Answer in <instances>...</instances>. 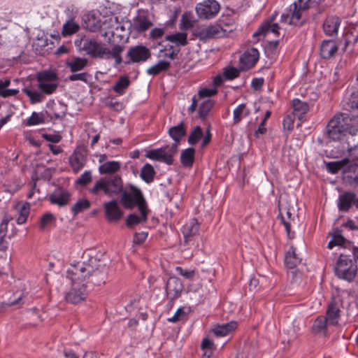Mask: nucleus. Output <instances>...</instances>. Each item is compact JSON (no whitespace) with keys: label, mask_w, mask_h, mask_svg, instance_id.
Here are the masks:
<instances>
[{"label":"nucleus","mask_w":358,"mask_h":358,"mask_svg":"<svg viewBox=\"0 0 358 358\" xmlns=\"http://www.w3.org/2000/svg\"><path fill=\"white\" fill-rule=\"evenodd\" d=\"M38 89L45 94H53L58 87L57 73L50 71H44L37 73Z\"/></svg>","instance_id":"7"},{"label":"nucleus","mask_w":358,"mask_h":358,"mask_svg":"<svg viewBox=\"0 0 358 358\" xmlns=\"http://www.w3.org/2000/svg\"><path fill=\"white\" fill-rule=\"evenodd\" d=\"M355 119L347 113L335 115L328 122L327 135L332 141H342L355 125Z\"/></svg>","instance_id":"3"},{"label":"nucleus","mask_w":358,"mask_h":358,"mask_svg":"<svg viewBox=\"0 0 358 358\" xmlns=\"http://www.w3.org/2000/svg\"><path fill=\"white\" fill-rule=\"evenodd\" d=\"M171 67L169 62L162 60L157 64L150 66L147 69V73L151 76H157L162 72L166 71Z\"/></svg>","instance_id":"40"},{"label":"nucleus","mask_w":358,"mask_h":358,"mask_svg":"<svg viewBox=\"0 0 358 358\" xmlns=\"http://www.w3.org/2000/svg\"><path fill=\"white\" fill-rule=\"evenodd\" d=\"M349 163V159L345 158L340 161L330 162L326 163V167L329 172L336 173Z\"/></svg>","instance_id":"44"},{"label":"nucleus","mask_w":358,"mask_h":358,"mask_svg":"<svg viewBox=\"0 0 358 358\" xmlns=\"http://www.w3.org/2000/svg\"><path fill=\"white\" fill-rule=\"evenodd\" d=\"M80 27L73 20H68L64 24L62 34L63 36H69L78 31Z\"/></svg>","instance_id":"48"},{"label":"nucleus","mask_w":358,"mask_h":358,"mask_svg":"<svg viewBox=\"0 0 358 358\" xmlns=\"http://www.w3.org/2000/svg\"><path fill=\"white\" fill-rule=\"evenodd\" d=\"M9 222V220L7 217H4L0 224V244H10L8 240H10V236L7 235V227Z\"/></svg>","instance_id":"47"},{"label":"nucleus","mask_w":358,"mask_h":358,"mask_svg":"<svg viewBox=\"0 0 358 358\" xmlns=\"http://www.w3.org/2000/svg\"><path fill=\"white\" fill-rule=\"evenodd\" d=\"M259 59V52L256 48L245 51L240 57V62L245 69H250Z\"/></svg>","instance_id":"23"},{"label":"nucleus","mask_w":358,"mask_h":358,"mask_svg":"<svg viewBox=\"0 0 358 358\" xmlns=\"http://www.w3.org/2000/svg\"><path fill=\"white\" fill-rule=\"evenodd\" d=\"M338 49V45L334 40H324L320 45V54L322 59H328L335 55Z\"/></svg>","instance_id":"22"},{"label":"nucleus","mask_w":358,"mask_h":358,"mask_svg":"<svg viewBox=\"0 0 358 358\" xmlns=\"http://www.w3.org/2000/svg\"><path fill=\"white\" fill-rule=\"evenodd\" d=\"M195 150L188 148L184 150L180 155V162L185 167H192L194 161Z\"/></svg>","instance_id":"37"},{"label":"nucleus","mask_w":358,"mask_h":358,"mask_svg":"<svg viewBox=\"0 0 358 358\" xmlns=\"http://www.w3.org/2000/svg\"><path fill=\"white\" fill-rule=\"evenodd\" d=\"M54 220V217L52 214L48 213H45L41 218L40 221V227L43 229L45 228L47 225L50 224Z\"/></svg>","instance_id":"59"},{"label":"nucleus","mask_w":358,"mask_h":358,"mask_svg":"<svg viewBox=\"0 0 358 358\" xmlns=\"http://www.w3.org/2000/svg\"><path fill=\"white\" fill-rule=\"evenodd\" d=\"M223 73L225 79L233 80L239 76L240 71L234 67H227Z\"/></svg>","instance_id":"56"},{"label":"nucleus","mask_w":358,"mask_h":358,"mask_svg":"<svg viewBox=\"0 0 358 358\" xmlns=\"http://www.w3.org/2000/svg\"><path fill=\"white\" fill-rule=\"evenodd\" d=\"M166 40L175 43L177 45L185 46L188 43L187 34L185 32H177L173 34L167 35Z\"/></svg>","instance_id":"41"},{"label":"nucleus","mask_w":358,"mask_h":358,"mask_svg":"<svg viewBox=\"0 0 358 358\" xmlns=\"http://www.w3.org/2000/svg\"><path fill=\"white\" fill-rule=\"evenodd\" d=\"M213 106L214 102L210 99L202 102L200 104L198 110L199 117L202 120H204L206 117L208 116L210 110L213 108Z\"/></svg>","instance_id":"45"},{"label":"nucleus","mask_w":358,"mask_h":358,"mask_svg":"<svg viewBox=\"0 0 358 358\" xmlns=\"http://www.w3.org/2000/svg\"><path fill=\"white\" fill-rule=\"evenodd\" d=\"M217 90L214 88H203L199 91L198 96L199 99L210 97L217 94Z\"/></svg>","instance_id":"58"},{"label":"nucleus","mask_w":358,"mask_h":358,"mask_svg":"<svg viewBox=\"0 0 358 358\" xmlns=\"http://www.w3.org/2000/svg\"><path fill=\"white\" fill-rule=\"evenodd\" d=\"M237 327L238 322L231 321L225 324L215 325L212 331L217 337H224L234 331Z\"/></svg>","instance_id":"26"},{"label":"nucleus","mask_w":358,"mask_h":358,"mask_svg":"<svg viewBox=\"0 0 358 358\" xmlns=\"http://www.w3.org/2000/svg\"><path fill=\"white\" fill-rule=\"evenodd\" d=\"M66 106L59 103L52 107L50 111H46V114L50 120L62 119L66 115Z\"/></svg>","instance_id":"34"},{"label":"nucleus","mask_w":358,"mask_h":358,"mask_svg":"<svg viewBox=\"0 0 358 358\" xmlns=\"http://www.w3.org/2000/svg\"><path fill=\"white\" fill-rule=\"evenodd\" d=\"M129 189L130 192H124L120 201L127 209H132L135 206H138L141 213L140 217L134 213L128 216L126 224L127 227H131L135 224L145 222L150 210L141 190L133 185H129Z\"/></svg>","instance_id":"2"},{"label":"nucleus","mask_w":358,"mask_h":358,"mask_svg":"<svg viewBox=\"0 0 358 358\" xmlns=\"http://www.w3.org/2000/svg\"><path fill=\"white\" fill-rule=\"evenodd\" d=\"M108 273L106 265H96L95 259H90L71 263L66 271V279L70 282L100 286L106 282Z\"/></svg>","instance_id":"1"},{"label":"nucleus","mask_w":358,"mask_h":358,"mask_svg":"<svg viewBox=\"0 0 358 358\" xmlns=\"http://www.w3.org/2000/svg\"><path fill=\"white\" fill-rule=\"evenodd\" d=\"M343 145V152L346 150L350 155L358 154V126L355 125L344 138Z\"/></svg>","instance_id":"12"},{"label":"nucleus","mask_w":358,"mask_h":358,"mask_svg":"<svg viewBox=\"0 0 358 358\" xmlns=\"http://www.w3.org/2000/svg\"><path fill=\"white\" fill-rule=\"evenodd\" d=\"M155 174L156 172L153 166L147 163L142 167L140 177L144 182L149 184L153 182Z\"/></svg>","instance_id":"36"},{"label":"nucleus","mask_w":358,"mask_h":358,"mask_svg":"<svg viewBox=\"0 0 358 358\" xmlns=\"http://www.w3.org/2000/svg\"><path fill=\"white\" fill-rule=\"evenodd\" d=\"M90 207V202L87 199H81L77 201L71 208V212L74 215L87 210Z\"/></svg>","instance_id":"51"},{"label":"nucleus","mask_w":358,"mask_h":358,"mask_svg":"<svg viewBox=\"0 0 358 358\" xmlns=\"http://www.w3.org/2000/svg\"><path fill=\"white\" fill-rule=\"evenodd\" d=\"M271 115V112L269 110H267L264 115V117L261 122L260 124L258 127V129L255 132V136L257 138L259 137V135H263L266 132V128L265 127V124L266 120L270 117Z\"/></svg>","instance_id":"54"},{"label":"nucleus","mask_w":358,"mask_h":358,"mask_svg":"<svg viewBox=\"0 0 358 358\" xmlns=\"http://www.w3.org/2000/svg\"><path fill=\"white\" fill-rule=\"evenodd\" d=\"M120 169V163L116 161L107 162L99 167L101 174H113L117 172Z\"/></svg>","instance_id":"38"},{"label":"nucleus","mask_w":358,"mask_h":358,"mask_svg":"<svg viewBox=\"0 0 358 358\" xmlns=\"http://www.w3.org/2000/svg\"><path fill=\"white\" fill-rule=\"evenodd\" d=\"M292 107L294 109L293 115L297 117L301 122L304 120V115L309 110V106L307 102L301 101L298 99L292 101Z\"/></svg>","instance_id":"28"},{"label":"nucleus","mask_w":358,"mask_h":358,"mask_svg":"<svg viewBox=\"0 0 358 358\" xmlns=\"http://www.w3.org/2000/svg\"><path fill=\"white\" fill-rule=\"evenodd\" d=\"M203 136V131L200 126H196L191 132L188 138V143L190 145H195Z\"/></svg>","instance_id":"52"},{"label":"nucleus","mask_w":358,"mask_h":358,"mask_svg":"<svg viewBox=\"0 0 358 358\" xmlns=\"http://www.w3.org/2000/svg\"><path fill=\"white\" fill-rule=\"evenodd\" d=\"M92 180V173L90 171H85L76 180V183L85 186Z\"/></svg>","instance_id":"57"},{"label":"nucleus","mask_w":358,"mask_h":358,"mask_svg":"<svg viewBox=\"0 0 358 358\" xmlns=\"http://www.w3.org/2000/svg\"><path fill=\"white\" fill-rule=\"evenodd\" d=\"M201 347L202 350H209L210 352H213L215 348L213 341L208 338L203 339Z\"/></svg>","instance_id":"60"},{"label":"nucleus","mask_w":358,"mask_h":358,"mask_svg":"<svg viewBox=\"0 0 358 358\" xmlns=\"http://www.w3.org/2000/svg\"><path fill=\"white\" fill-rule=\"evenodd\" d=\"M331 239L329 242V247L331 246H344L345 245H350L352 243L345 238L341 230L336 229L331 234Z\"/></svg>","instance_id":"32"},{"label":"nucleus","mask_w":358,"mask_h":358,"mask_svg":"<svg viewBox=\"0 0 358 358\" xmlns=\"http://www.w3.org/2000/svg\"><path fill=\"white\" fill-rule=\"evenodd\" d=\"M86 162V156L83 149L77 148L73 153L69 157V163L74 171L78 172L85 166Z\"/></svg>","instance_id":"21"},{"label":"nucleus","mask_w":358,"mask_h":358,"mask_svg":"<svg viewBox=\"0 0 358 358\" xmlns=\"http://www.w3.org/2000/svg\"><path fill=\"white\" fill-rule=\"evenodd\" d=\"M152 25V22L143 15L136 17L132 24L134 29L138 32H143L148 29Z\"/></svg>","instance_id":"35"},{"label":"nucleus","mask_w":358,"mask_h":358,"mask_svg":"<svg viewBox=\"0 0 358 358\" xmlns=\"http://www.w3.org/2000/svg\"><path fill=\"white\" fill-rule=\"evenodd\" d=\"M218 33L219 29L216 26H199L195 27L192 31V34L201 41L211 38L217 36Z\"/></svg>","instance_id":"20"},{"label":"nucleus","mask_w":358,"mask_h":358,"mask_svg":"<svg viewBox=\"0 0 358 358\" xmlns=\"http://www.w3.org/2000/svg\"><path fill=\"white\" fill-rule=\"evenodd\" d=\"M346 104L352 110V114L350 116L358 122V115H357L358 110V92L351 93L350 97L347 98Z\"/></svg>","instance_id":"42"},{"label":"nucleus","mask_w":358,"mask_h":358,"mask_svg":"<svg viewBox=\"0 0 358 358\" xmlns=\"http://www.w3.org/2000/svg\"><path fill=\"white\" fill-rule=\"evenodd\" d=\"M342 300L338 297H334L327 306L326 318L329 325L336 326L338 324L341 317Z\"/></svg>","instance_id":"11"},{"label":"nucleus","mask_w":358,"mask_h":358,"mask_svg":"<svg viewBox=\"0 0 358 358\" xmlns=\"http://www.w3.org/2000/svg\"><path fill=\"white\" fill-rule=\"evenodd\" d=\"M151 57L150 50L143 45L131 46L129 48L127 53V60L124 62L125 64L131 63H140L147 61Z\"/></svg>","instance_id":"10"},{"label":"nucleus","mask_w":358,"mask_h":358,"mask_svg":"<svg viewBox=\"0 0 358 358\" xmlns=\"http://www.w3.org/2000/svg\"><path fill=\"white\" fill-rule=\"evenodd\" d=\"M354 259L350 255L341 254L335 266V275L340 279L349 282L354 281L357 274V260H358V248H352Z\"/></svg>","instance_id":"4"},{"label":"nucleus","mask_w":358,"mask_h":358,"mask_svg":"<svg viewBox=\"0 0 358 358\" xmlns=\"http://www.w3.org/2000/svg\"><path fill=\"white\" fill-rule=\"evenodd\" d=\"M330 326L325 316H318L312 327V331L315 334L325 336L327 334V327Z\"/></svg>","instance_id":"29"},{"label":"nucleus","mask_w":358,"mask_h":358,"mask_svg":"<svg viewBox=\"0 0 358 358\" xmlns=\"http://www.w3.org/2000/svg\"><path fill=\"white\" fill-rule=\"evenodd\" d=\"M195 10L200 18L211 19L219 13L220 5L215 0H203L196 4Z\"/></svg>","instance_id":"9"},{"label":"nucleus","mask_w":358,"mask_h":358,"mask_svg":"<svg viewBox=\"0 0 358 358\" xmlns=\"http://www.w3.org/2000/svg\"><path fill=\"white\" fill-rule=\"evenodd\" d=\"M87 59L83 57H74L67 62L66 65L70 68L71 72H77L84 69L87 65Z\"/></svg>","instance_id":"39"},{"label":"nucleus","mask_w":358,"mask_h":358,"mask_svg":"<svg viewBox=\"0 0 358 358\" xmlns=\"http://www.w3.org/2000/svg\"><path fill=\"white\" fill-rule=\"evenodd\" d=\"M343 41V51H346L348 48L353 47L358 42V22L350 24L343 34V38L340 41V45Z\"/></svg>","instance_id":"13"},{"label":"nucleus","mask_w":358,"mask_h":358,"mask_svg":"<svg viewBox=\"0 0 358 358\" xmlns=\"http://www.w3.org/2000/svg\"><path fill=\"white\" fill-rule=\"evenodd\" d=\"M343 178L345 182L350 185H358V164L349 165L343 171Z\"/></svg>","instance_id":"25"},{"label":"nucleus","mask_w":358,"mask_h":358,"mask_svg":"<svg viewBox=\"0 0 358 358\" xmlns=\"http://www.w3.org/2000/svg\"><path fill=\"white\" fill-rule=\"evenodd\" d=\"M341 19L337 16H328L324 21L322 28L328 36H336L341 24Z\"/></svg>","instance_id":"16"},{"label":"nucleus","mask_w":358,"mask_h":358,"mask_svg":"<svg viewBox=\"0 0 358 358\" xmlns=\"http://www.w3.org/2000/svg\"><path fill=\"white\" fill-rule=\"evenodd\" d=\"M250 112L248 108H246L245 104H240L236 108L233 113L234 123L235 124H238L243 119V117L248 116Z\"/></svg>","instance_id":"43"},{"label":"nucleus","mask_w":358,"mask_h":358,"mask_svg":"<svg viewBox=\"0 0 358 358\" xmlns=\"http://www.w3.org/2000/svg\"><path fill=\"white\" fill-rule=\"evenodd\" d=\"M183 289L181 280L176 277H170L166 285V292L169 299L171 301L180 296Z\"/></svg>","instance_id":"14"},{"label":"nucleus","mask_w":358,"mask_h":358,"mask_svg":"<svg viewBox=\"0 0 358 358\" xmlns=\"http://www.w3.org/2000/svg\"><path fill=\"white\" fill-rule=\"evenodd\" d=\"M100 191H103L105 194L112 196L118 194L128 192L123 188V182L121 177L118 175H112L101 178L94 183V187L90 189L93 194H97Z\"/></svg>","instance_id":"5"},{"label":"nucleus","mask_w":358,"mask_h":358,"mask_svg":"<svg viewBox=\"0 0 358 358\" xmlns=\"http://www.w3.org/2000/svg\"><path fill=\"white\" fill-rule=\"evenodd\" d=\"M83 27L90 31L95 32L101 28V21L94 15L87 14L83 17Z\"/></svg>","instance_id":"31"},{"label":"nucleus","mask_w":358,"mask_h":358,"mask_svg":"<svg viewBox=\"0 0 358 358\" xmlns=\"http://www.w3.org/2000/svg\"><path fill=\"white\" fill-rule=\"evenodd\" d=\"M357 194L352 192H345L338 200V208L341 212H348L352 205L355 206Z\"/></svg>","instance_id":"19"},{"label":"nucleus","mask_w":358,"mask_h":358,"mask_svg":"<svg viewBox=\"0 0 358 358\" xmlns=\"http://www.w3.org/2000/svg\"><path fill=\"white\" fill-rule=\"evenodd\" d=\"M105 210V215L109 222H117L122 215L123 212L118 206L116 200L113 199L110 201L106 202L103 204Z\"/></svg>","instance_id":"15"},{"label":"nucleus","mask_w":358,"mask_h":358,"mask_svg":"<svg viewBox=\"0 0 358 358\" xmlns=\"http://www.w3.org/2000/svg\"><path fill=\"white\" fill-rule=\"evenodd\" d=\"M302 257L296 248H290L285 255V265L289 269L295 268L301 262Z\"/></svg>","instance_id":"24"},{"label":"nucleus","mask_w":358,"mask_h":358,"mask_svg":"<svg viewBox=\"0 0 358 358\" xmlns=\"http://www.w3.org/2000/svg\"><path fill=\"white\" fill-rule=\"evenodd\" d=\"M175 270L178 275L183 277L185 279L193 280L194 278L196 273L194 269H186L181 266H176Z\"/></svg>","instance_id":"53"},{"label":"nucleus","mask_w":358,"mask_h":358,"mask_svg":"<svg viewBox=\"0 0 358 358\" xmlns=\"http://www.w3.org/2000/svg\"><path fill=\"white\" fill-rule=\"evenodd\" d=\"M168 145L162 147L159 149L150 150L145 154V157L157 162H162L168 165L173 163V158H171L169 155H166V150Z\"/></svg>","instance_id":"17"},{"label":"nucleus","mask_w":358,"mask_h":358,"mask_svg":"<svg viewBox=\"0 0 358 358\" xmlns=\"http://www.w3.org/2000/svg\"><path fill=\"white\" fill-rule=\"evenodd\" d=\"M43 138L47 141L55 143H59L62 139L60 135L55 134H43Z\"/></svg>","instance_id":"63"},{"label":"nucleus","mask_w":358,"mask_h":358,"mask_svg":"<svg viewBox=\"0 0 358 358\" xmlns=\"http://www.w3.org/2000/svg\"><path fill=\"white\" fill-rule=\"evenodd\" d=\"M9 264L6 257H0V275H8Z\"/></svg>","instance_id":"61"},{"label":"nucleus","mask_w":358,"mask_h":358,"mask_svg":"<svg viewBox=\"0 0 358 358\" xmlns=\"http://www.w3.org/2000/svg\"><path fill=\"white\" fill-rule=\"evenodd\" d=\"M22 92L29 98L30 102L32 104L41 102L44 96L42 92L37 90H32L29 88L22 89Z\"/></svg>","instance_id":"46"},{"label":"nucleus","mask_w":358,"mask_h":358,"mask_svg":"<svg viewBox=\"0 0 358 358\" xmlns=\"http://www.w3.org/2000/svg\"><path fill=\"white\" fill-rule=\"evenodd\" d=\"M280 27L277 23H271L269 21L264 22L259 29L253 34V37L259 36H265L269 33H273L276 36L279 35Z\"/></svg>","instance_id":"27"},{"label":"nucleus","mask_w":358,"mask_h":358,"mask_svg":"<svg viewBox=\"0 0 358 358\" xmlns=\"http://www.w3.org/2000/svg\"><path fill=\"white\" fill-rule=\"evenodd\" d=\"M70 287L64 293L65 301L73 305H78L86 301L89 294L87 284L70 282Z\"/></svg>","instance_id":"6"},{"label":"nucleus","mask_w":358,"mask_h":358,"mask_svg":"<svg viewBox=\"0 0 358 358\" xmlns=\"http://www.w3.org/2000/svg\"><path fill=\"white\" fill-rule=\"evenodd\" d=\"M70 196V193L66 189L57 187L50 194L49 200L52 204L64 206L69 203Z\"/></svg>","instance_id":"18"},{"label":"nucleus","mask_w":358,"mask_h":358,"mask_svg":"<svg viewBox=\"0 0 358 358\" xmlns=\"http://www.w3.org/2000/svg\"><path fill=\"white\" fill-rule=\"evenodd\" d=\"M80 49L85 51L87 55L94 58H103L106 56V59H109V54L110 50L102 46L96 40L92 38H83L80 41Z\"/></svg>","instance_id":"8"},{"label":"nucleus","mask_w":358,"mask_h":358,"mask_svg":"<svg viewBox=\"0 0 358 358\" xmlns=\"http://www.w3.org/2000/svg\"><path fill=\"white\" fill-rule=\"evenodd\" d=\"M195 21L192 20L191 13L185 12L182 14L180 22V29L182 31L187 30L192 28L194 25Z\"/></svg>","instance_id":"49"},{"label":"nucleus","mask_w":358,"mask_h":358,"mask_svg":"<svg viewBox=\"0 0 358 358\" xmlns=\"http://www.w3.org/2000/svg\"><path fill=\"white\" fill-rule=\"evenodd\" d=\"M88 74L87 73H74L69 76L68 79L71 81L81 80L87 83Z\"/></svg>","instance_id":"64"},{"label":"nucleus","mask_w":358,"mask_h":358,"mask_svg":"<svg viewBox=\"0 0 358 358\" xmlns=\"http://www.w3.org/2000/svg\"><path fill=\"white\" fill-rule=\"evenodd\" d=\"M199 229V224L196 219L192 218L182 227V231L185 239V243H188V238L194 236Z\"/></svg>","instance_id":"30"},{"label":"nucleus","mask_w":358,"mask_h":358,"mask_svg":"<svg viewBox=\"0 0 358 358\" xmlns=\"http://www.w3.org/2000/svg\"><path fill=\"white\" fill-rule=\"evenodd\" d=\"M294 116L293 115H289L284 118L282 122L284 129L289 131L292 130L294 126Z\"/></svg>","instance_id":"62"},{"label":"nucleus","mask_w":358,"mask_h":358,"mask_svg":"<svg viewBox=\"0 0 358 358\" xmlns=\"http://www.w3.org/2000/svg\"><path fill=\"white\" fill-rule=\"evenodd\" d=\"M168 133L174 142L180 143L186 134L185 123L181 122L177 126L169 128Z\"/></svg>","instance_id":"33"},{"label":"nucleus","mask_w":358,"mask_h":358,"mask_svg":"<svg viewBox=\"0 0 358 358\" xmlns=\"http://www.w3.org/2000/svg\"><path fill=\"white\" fill-rule=\"evenodd\" d=\"M129 83L130 81L127 76H121L113 89L115 92L122 94L129 85Z\"/></svg>","instance_id":"50"},{"label":"nucleus","mask_w":358,"mask_h":358,"mask_svg":"<svg viewBox=\"0 0 358 358\" xmlns=\"http://www.w3.org/2000/svg\"><path fill=\"white\" fill-rule=\"evenodd\" d=\"M45 119L44 116L41 113H37L34 112L31 116L27 120L28 125H36L41 123H44Z\"/></svg>","instance_id":"55"}]
</instances>
